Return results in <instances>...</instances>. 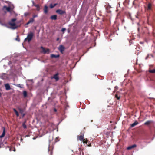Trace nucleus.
<instances>
[{
  "mask_svg": "<svg viewBox=\"0 0 155 155\" xmlns=\"http://www.w3.org/2000/svg\"><path fill=\"white\" fill-rule=\"evenodd\" d=\"M16 20V19L14 18L11 20L8 23L9 25L11 26V28L13 29H15L17 28L18 26L15 23V21Z\"/></svg>",
  "mask_w": 155,
  "mask_h": 155,
  "instance_id": "obj_1",
  "label": "nucleus"
},
{
  "mask_svg": "<svg viewBox=\"0 0 155 155\" xmlns=\"http://www.w3.org/2000/svg\"><path fill=\"white\" fill-rule=\"evenodd\" d=\"M33 36V33L31 32L28 35L27 38L25 39V41H28V42H29L32 39Z\"/></svg>",
  "mask_w": 155,
  "mask_h": 155,
  "instance_id": "obj_2",
  "label": "nucleus"
},
{
  "mask_svg": "<svg viewBox=\"0 0 155 155\" xmlns=\"http://www.w3.org/2000/svg\"><path fill=\"white\" fill-rule=\"evenodd\" d=\"M56 12L60 15H66L65 10H62L60 9H58L56 11Z\"/></svg>",
  "mask_w": 155,
  "mask_h": 155,
  "instance_id": "obj_3",
  "label": "nucleus"
},
{
  "mask_svg": "<svg viewBox=\"0 0 155 155\" xmlns=\"http://www.w3.org/2000/svg\"><path fill=\"white\" fill-rule=\"evenodd\" d=\"M41 48L42 49V51H41V53H43L44 54H48L50 51V50L49 49L45 48L42 46L41 47Z\"/></svg>",
  "mask_w": 155,
  "mask_h": 155,
  "instance_id": "obj_4",
  "label": "nucleus"
},
{
  "mask_svg": "<svg viewBox=\"0 0 155 155\" xmlns=\"http://www.w3.org/2000/svg\"><path fill=\"white\" fill-rule=\"evenodd\" d=\"M58 49L60 51V52L62 53H63V52L65 50V47L62 45H61L59 46L58 48Z\"/></svg>",
  "mask_w": 155,
  "mask_h": 155,
  "instance_id": "obj_5",
  "label": "nucleus"
},
{
  "mask_svg": "<svg viewBox=\"0 0 155 155\" xmlns=\"http://www.w3.org/2000/svg\"><path fill=\"white\" fill-rule=\"evenodd\" d=\"M59 73H57L56 74H54L52 77L51 78L52 79H54L56 81H58L59 80V78L58 77Z\"/></svg>",
  "mask_w": 155,
  "mask_h": 155,
  "instance_id": "obj_6",
  "label": "nucleus"
},
{
  "mask_svg": "<svg viewBox=\"0 0 155 155\" xmlns=\"http://www.w3.org/2000/svg\"><path fill=\"white\" fill-rule=\"evenodd\" d=\"M18 110L20 113L22 115V117H23L25 115V114L24 113L25 112V109L21 108H18Z\"/></svg>",
  "mask_w": 155,
  "mask_h": 155,
  "instance_id": "obj_7",
  "label": "nucleus"
},
{
  "mask_svg": "<svg viewBox=\"0 0 155 155\" xmlns=\"http://www.w3.org/2000/svg\"><path fill=\"white\" fill-rule=\"evenodd\" d=\"M77 138L79 140L81 141H83L84 140V134L83 135H80V136H77Z\"/></svg>",
  "mask_w": 155,
  "mask_h": 155,
  "instance_id": "obj_8",
  "label": "nucleus"
},
{
  "mask_svg": "<svg viewBox=\"0 0 155 155\" xmlns=\"http://www.w3.org/2000/svg\"><path fill=\"white\" fill-rule=\"evenodd\" d=\"M5 86L6 90H8L11 89L10 86L8 83L5 84Z\"/></svg>",
  "mask_w": 155,
  "mask_h": 155,
  "instance_id": "obj_9",
  "label": "nucleus"
},
{
  "mask_svg": "<svg viewBox=\"0 0 155 155\" xmlns=\"http://www.w3.org/2000/svg\"><path fill=\"white\" fill-rule=\"evenodd\" d=\"M136 147V144H134L131 146L128 147L127 148V149L128 150H131L134 147Z\"/></svg>",
  "mask_w": 155,
  "mask_h": 155,
  "instance_id": "obj_10",
  "label": "nucleus"
},
{
  "mask_svg": "<svg viewBox=\"0 0 155 155\" xmlns=\"http://www.w3.org/2000/svg\"><path fill=\"white\" fill-rule=\"evenodd\" d=\"M153 122V121L151 120H148L146 122L144 123V125H149L151 124Z\"/></svg>",
  "mask_w": 155,
  "mask_h": 155,
  "instance_id": "obj_11",
  "label": "nucleus"
},
{
  "mask_svg": "<svg viewBox=\"0 0 155 155\" xmlns=\"http://www.w3.org/2000/svg\"><path fill=\"white\" fill-rule=\"evenodd\" d=\"M48 7L47 5H45L44 9V12L45 14H47L48 12Z\"/></svg>",
  "mask_w": 155,
  "mask_h": 155,
  "instance_id": "obj_12",
  "label": "nucleus"
},
{
  "mask_svg": "<svg viewBox=\"0 0 155 155\" xmlns=\"http://www.w3.org/2000/svg\"><path fill=\"white\" fill-rule=\"evenodd\" d=\"M5 134V127H3V131L2 134L0 136V138H2L3 137Z\"/></svg>",
  "mask_w": 155,
  "mask_h": 155,
  "instance_id": "obj_13",
  "label": "nucleus"
},
{
  "mask_svg": "<svg viewBox=\"0 0 155 155\" xmlns=\"http://www.w3.org/2000/svg\"><path fill=\"white\" fill-rule=\"evenodd\" d=\"M50 18L53 20H56L57 19V16L56 15H52L51 17Z\"/></svg>",
  "mask_w": 155,
  "mask_h": 155,
  "instance_id": "obj_14",
  "label": "nucleus"
},
{
  "mask_svg": "<svg viewBox=\"0 0 155 155\" xmlns=\"http://www.w3.org/2000/svg\"><path fill=\"white\" fill-rule=\"evenodd\" d=\"M34 21V20L33 18H31L28 22L27 23V24L28 25L31 23H32Z\"/></svg>",
  "mask_w": 155,
  "mask_h": 155,
  "instance_id": "obj_15",
  "label": "nucleus"
},
{
  "mask_svg": "<svg viewBox=\"0 0 155 155\" xmlns=\"http://www.w3.org/2000/svg\"><path fill=\"white\" fill-rule=\"evenodd\" d=\"M59 55H55L54 54H51V58H58L59 57Z\"/></svg>",
  "mask_w": 155,
  "mask_h": 155,
  "instance_id": "obj_16",
  "label": "nucleus"
},
{
  "mask_svg": "<svg viewBox=\"0 0 155 155\" xmlns=\"http://www.w3.org/2000/svg\"><path fill=\"white\" fill-rule=\"evenodd\" d=\"M152 5L150 3H149L147 5V10H150L151 9Z\"/></svg>",
  "mask_w": 155,
  "mask_h": 155,
  "instance_id": "obj_17",
  "label": "nucleus"
},
{
  "mask_svg": "<svg viewBox=\"0 0 155 155\" xmlns=\"http://www.w3.org/2000/svg\"><path fill=\"white\" fill-rule=\"evenodd\" d=\"M34 6L36 7L37 10L38 11H39L40 10V6L39 5H38V4L35 5H34Z\"/></svg>",
  "mask_w": 155,
  "mask_h": 155,
  "instance_id": "obj_18",
  "label": "nucleus"
},
{
  "mask_svg": "<svg viewBox=\"0 0 155 155\" xmlns=\"http://www.w3.org/2000/svg\"><path fill=\"white\" fill-rule=\"evenodd\" d=\"M4 8H5L6 10L8 12H10V11L11 8L10 7H7L6 6H4L3 7Z\"/></svg>",
  "mask_w": 155,
  "mask_h": 155,
  "instance_id": "obj_19",
  "label": "nucleus"
},
{
  "mask_svg": "<svg viewBox=\"0 0 155 155\" xmlns=\"http://www.w3.org/2000/svg\"><path fill=\"white\" fill-rule=\"evenodd\" d=\"M138 124V123L137 121H135V122L134 123L132 124H131V126L132 127H134L136 125H137V124Z\"/></svg>",
  "mask_w": 155,
  "mask_h": 155,
  "instance_id": "obj_20",
  "label": "nucleus"
},
{
  "mask_svg": "<svg viewBox=\"0 0 155 155\" xmlns=\"http://www.w3.org/2000/svg\"><path fill=\"white\" fill-rule=\"evenodd\" d=\"M57 5V3L54 4H51L50 5V7L51 8H52L54 7L55 6H56Z\"/></svg>",
  "mask_w": 155,
  "mask_h": 155,
  "instance_id": "obj_21",
  "label": "nucleus"
},
{
  "mask_svg": "<svg viewBox=\"0 0 155 155\" xmlns=\"http://www.w3.org/2000/svg\"><path fill=\"white\" fill-rule=\"evenodd\" d=\"M13 110L14 111L15 113L16 116L17 117H18L19 115L18 112L16 110L15 108H13Z\"/></svg>",
  "mask_w": 155,
  "mask_h": 155,
  "instance_id": "obj_22",
  "label": "nucleus"
},
{
  "mask_svg": "<svg viewBox=\"0 0 155 155\" xmlns=\"http://www.w3.org/2000/svg\"><path fill=\"white\" fill-rule=\"evenodd\" d=\"M8 148L9 149V150L10 151L12 150H14V151H15V149L13 147H8Z\"/></svg>",
  "mask_w": 155,
  "mask_h": 155,
  "instance_id": "obj_23",
  "label": "nucleus"
},
{
  "mask_svg": "<svg viewBox=\"0 0 155 155\" xmlns=\"http://www.w3.org/2000/svg\"><path fill=\"white\" fill-rule=\"evenodd\" d=\"M23 94L24 97H26L27 96V93L26 91H23Z\"/></svg>",
  "mask_w": 155,
  "mask_h": 155,
  "instance_id": "obj_24",
  "label": "nucleus"
},
{
  "mask_svg": "<svg viewBox=\"0 0 155 155\" xmlns=\"http://www.w3.org/2000/svg\"><path fill=\"white\" fill-rule=\"evenodd\" d=\"M149 72L150 73H155V69L153 70H149Z\"/></svg>",
  "mask_w": 155,
  "mask_h": 155,
  "instance_id": "obj_25",
  "label": "nucleus"
},
{
  "mask_svg": "<svg viewBox=\"0 0 155 155\" xmlns=\"http://www.w3.org/2000/svg\"><path fill=\"white\" fill-rule=\"evenodd\" d=\"M82 142L84 143L87 144L88 142V140H87V139H84V140H83Z\"/></svg>",
  "mask_w": 155,
  "mask_h": 155,
  "instance_id": "obj_26",
  "label": "nucleus"
},
{
  "mask_svg": "<svg viewBox=\"0 0 155 155\" xmlns=\"http://www.w3.org/2000/svg\"><path fill=\"white\" fill-rule=\"evenodd\" d=\"M115 97L116 98L117 100H119L120 98V96H118L117 94H116L115 95Z\"/></svg>",
  "mask_w": 155,
  "mask_h": 155,
  "instance_id": "obj_27",
  "label": "nucleus"
},
{
  "mask_svg": "<svg viewBox=\"0 0 155 155\" xmlns=\"http://www.w3.org/2000/svg\"><path fill=\"white\" fill-rule=\"evenodd\" d=\"M22 126L24 129H25L26 128V126L25 123H23Z\"/></svg>",
  "mask_w": 155,
  "mask_h": 155,
  "instance_id": "obj_28",
  "label": "nucleus"
},
{
  "mask_svg": "<svg viewBox=\"0 0 155 155\" xmlns=\"http://www.w3.org/2000/svg\"><path fill=\"white\" fill-rule=\"evenodd\" d=\"M30 14V13L29 12H26V13H25L24 15L25 16H27L29 15Z\"/></svg>",
  "mask_w": 155,
  "mask_h": 155,
  "instance_id": "obj_29",
  "label": "nucleus"
},
{
  "mask_svg": "<svg viewBox=\"0 0 155 155\" xmlns=\"http://www.w3.org/2000/svg\"><path fill=\"white\" fill-rule=\"evenodd\" d=\"M66 30V28H63L61 29V31L63 33H64V31Z\"/></svg>",
  "mask_w": 155,
  "mask_h": 155,
  "instance_id": "obj_30",
  "label": "nucleus"
},
{
  "mask_svg": "<svg viewBox=\"0 0 155 155\" xmlns=\"http://www.w3.org/2000/svg\"><path fill=\"white\" fill-rule=\"evenodd\" d=\"M49 148V147L48 148ZM49 152V153L50 154V155H52V150H50L49 149L48 150Z\"/></svg>",
  "mask_w": 155,
  "mask_h": 155,
  "instance_id": "obj_31",
  "label": "nucleus"
},
{
  "mask_svg": "<svg viewBox=\"0 0 155 155\" xmlns=\"http://www.w3.org/2000/svg\"><path fill=\"white\" fill-rule=\"evenodd\" d=\"M17 86L20 88H22V87L21 86V85L20 84H18L17 85Z\"/></svg>",
  "mask_w": 155,
  "mask_h": 155,
  "instance_id": "obj_32",
  "label": "nucleus"
},
{
  "mask_svg": "<svg viewBox=\"0 0 155 155\" xmlns=\"http://www.w3.org/2000/svg\"><path fill=\"white\" fill-rule=\"evenodd\" d=\"M38 15H34L33 16V18L34 19V18H35V17H37Z\"/></svg>",
  "mask_w": 155,
  "mask_h": 155,
  "instance_id": "obj_33",
  "label": "nucleus"
},
{
  "mask_svg": "<svg viewBox=\"0 0 155 155\" xmlns=\"http://www.w3.org/2000/svg\"><path fill=\"white\" fill-rule=\"evenodd\" d=\"M59 140H58V138H57V137H56L55 139V142H57Z\"/></svg>",
  "mask_w": 155,
  "mask_h": 155,
  "instance_id": "obj_34",
  "label": "nucleus"
},
{
  "mask_svg": "<svg viewBox=\"0 0 155 155\" xmlns=\"http://www.w3.org/2000/svg\"><path fill=\"white\" fill-rule=\"evenodd\" d=\"M138 1V0H134V2H133V4H134V3H135V2L136 1Z\"/></svg>",
  "mask_w": 155,
  "mask_h": 155,
  "instance_id": "obj_35",
  "label": "nucleus"
},
{
  "mask_svg": "<svg viewBox=\"0 0 155 155\" xmlns=\"http://www.w3.org/2000/svg\"><path fill=\"white\" fill-rule=\"evenodd\" d=\"M54 110L55 112H56L57 111V109L55 108L54 109Z\"/></svg>",
  "mask_w": 155,
  "mask_h": 155,
  "instance_id": "obj_36",
  "label": "nucleus"
},
{
  "mask_svg": "<svg viewBox=\"0 0 155 155\" xmlns=\"http://www.w3.org/2000/svg\"><path fill=\"white\" fill-rule=\"evenodd\" d=\"M117 88H118V87L117 86H116L115 87V88L116 89H117Z\"/></svg>",
  "mask_w": 155,
  "mask_h": 155,
  "instance_id": "obj_37",
  "label": "nucleus"
},
{
  "mask_svg": "<svg viewBox=\"0 0 155 155\" xmlns=\"http://www.w3.org/2000/svg\"><path fill=\"white\" fill-rule=\"evenodd\" d=\"M59 38H57V39H56V40L57 41H58L59 40Z\"/></svg>",
  "mask_w": 155,
  "mask_h": 155,
  "instance_id": "obj_38",
  "label": "nucleus"
},
{
  "mask_svg": "<svg viewBox=\"0 0 155 155\" xmlns=\"http://www.w3.org/2000/svg\"><path fill=\"white\" fill-rule=\"evenodd\" d=\"M0 24H1L2 25H4L0 21Z\"/></svg>",
  "mask_w": 155,
  "mask_h": 155,
  "instance_id": "obj_39",
  "label": "nucleus"
},
{
  "mask_svg": "<svg viewBox=\"0 0 155 155\" xmlns=\"http://www.w3.org/2000/svg\"><path fill=\"white\" fill-rule=\"evenodd\" d=\"M36 5V4H35V3H34V2H33V5L34 6V5Z\"/></svg>",
  "mask_w": 155,
  "mask_h": 155,
  "instance_id": "obj_40",
  "label": "nucleus"
},
{
  "mask_svg": "<svg viewBox=\"0 0 155 155\" xmlns=\"http://www.w3.org/2000/svg\"><path fill=\"white\" fill-rule=\"evenodd\" d=\"M2 95V94L0 92V97H1Z\"/></svg>",
  "mask_w": 155,
  "mask_h": 155,
  "instance_id": "obj_41",
  "label": "nucleus"
}]
</instances>
